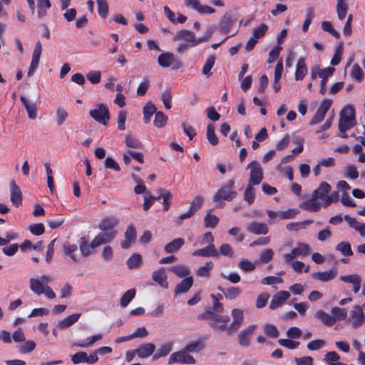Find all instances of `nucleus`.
<instances>
[{
  "label": "nucleus",
  "instance_id": "1",
  "mask_svg": "<svg viewBox=\"0 0 365 365\" xmlns=\"http://www.w3.org/2000/svg\"><path fill=\"white\" fill-rule=\"evenodd\" d=\"M355 109L351 105L346 106L340 112L339 120V130L341 133H346L355 125Z\"/></svg>",
  "mask_w": 365,
  "mask_h": 365
},
{
  "label": "nucleus",
  "instance_id": "2",
  "mask_svg": "<svg viewBox=\"0 0 365 365\" xmlns=\"http://www.w3.org/2000/svg\"><path fill=\"white\" fill-rule=\"evenodd\" d=\"M331 185L327 182H322L319 187L312 194L322 201V206L327 207L334 202L337 201L339 195L336 192L327 195L331 190Z\"/></svg>",
  "mask_w": 365,
  "mask_h": 365
},
{
  "label": "nucleus",
  "instance_id": "3",
  "mask_svg": "<svg viewBox=\"0 0 365 365\" xmlns=\"http://www.w3.org/2000/svg\"><path fill=\"white\" fill-rule=\"evenodd\" d=\"M235 181L233 180H228L217 190L213 195V200L215 202L232 201L237 196V192L235 190Z\"/></svg>",
  "mask_w": 365,
  "mask_h": 365
},
{
  "label": "nucleus",
  "instance_id": "4",
  "mask_svg": "<svg viewBox=\"0 0 365 365\" xmlns=\"http://www.w3.org/2000/svg\"><path fill=\"white\" fill-rule=\"evenodd\" d=\"M52 281V277L48 274H42L38 277H31L29 279V288L33 293L39 296L43 294V290Z\"/></svg>",
  "mask_w": 365,
  "mask_h": 365
},
{
  "label": "nucleus",
  "instance_id": "5",
  "mask_svg": "<svg viewBox=\"0 0 365 365\" xmlns=\"http://www.w3.org/2000/svg\"><path fill=\"white\" fill-rule=\"evenodd\" d=\"M210 37V33L207 36L200 38H196L195 34L189 30H182L179 31L175 36L174 40L176 41H185L189 44L191 47L195 46L201 43H203Z\"/></svg>",
  "mask_w": 365,
  "mask_h": 365
},
{
  "label": "nucleus",
  "instance_id": "6",
  "mask_svg": "<svg viewBox=\"0 0 365 365\" xmlns=\"http://www.w3.org/2000/svg\"><path fill=\"white\" fill-rule=\"evenodd\" d=\"M346 323L354 329H358L365 323V314L361 306L353 307L346 318Z\"/></svg>",
  "mask_w": 365,
  "mask_h": 365
},
{
  "label": "nucleus",
  "instance_id": "7",
  "mask_svg": "<svg viewBox=\"0 0 365 365\" xmlns=\"http://www.w3.org/2000/svg\"><path fill=\"white\" fill-rule=\"evenodd\" d=\"M247 168L250 170L248 184L252 185H259L263 180V170L260 163L253 160L247 165Z\"/></svg>",
  "mask_w": 365,
  "mask_h": 365
},
{
  "label": "nucleus",
  "instance_id": "8",
  "mask_svg": "<svg viewBox=\"0 0 365 365\" xmlns=\"http://www.w3.org/2000/svg\"><path fill=\"white\" fill-rule=\"evenodd\" d=\"M232 322L229 324V327H220V328L225 329L226 332L232 334L237 331L244 322L243 311L240 309H233L231 312Z\"/></svg>",
  "mask_w": 365,
  "mask_h": 365
},
{
  "label": "nucleus",
  "instance_id": "9",
  "mask_svg": "<svg viewBox=\"0 0 365 365\" xmlns=\"http://www.w3.org/2000/svg\"><path fill=\"white\" fill-rule=\"evenodd\" d=\"M89 114L95 120L106 125L110 118L108 108L104 104H98L91 110Z\"/></svg>",
  "mask_w": 365,
  "mask_h": 365
},
{
  "label": "nucleus",
  "instance_id": "10",
  "mask_svg": "<svg viewBox=\"0 0 365 365\" xmlns=\"http://www.w3.org/2000/svg\"><path fill=\"white\" fill-rule=\"evenodd\" d=\"M174 363L195 364V359L184 348L182 350L174 352L170 356L168 364H172Z\"/></svg>",
  "mask_w": 365,
  "mask_h": 365
},
{
  "label": "nucleus",
  "instance_id": "11",
  "mask_svg": "<svg viewBox=\"0 0 365 365\" xmlns=\"http://www.w3.org/2000/svg\"><path fill=\"white\" fill-rule=\"evenodd\" d=\"M267 213L271 220L270 223L274 222L281 220H288L294 218L295 216L299 213V211L296 209L289 208L284 211H273L267 210Z\"/></svg>",
  "mask_w": 365,
  "mask_h": 365
},
{
  "label": "nucleus",
  "instance_id": "12",
  "mask_svg": "<svg viewBox=\"0 0 365 365\" xmlns=\"http://www.w3.org/2000/svg\"><path fill=\"white\" fill-rule=\"evenodd\" d=\"M309 253V247L307 244L300 242L292 249L289 253L284 255V259L287 263H290L297 257H303Z\"/></svg>",
  "mask_w": 365,
  "mask_h": 365
},
{
  "label": "nucleus",
  "instance_id": "13",
  "mask_svg": "<svg viewBox=\"0 0 365 365\" xmlns=\"http://www.w3.org/2000/svg\"><path fill=\"white\" fill-rule=\"evenodd\" d=\"M332 104V101L330 99H324L321 103L319 107L318 108L316 114L312 118L309 122L310 125H315L321 123L327 113V112L330 108Z\"/></svg>",
  "mask_w": 365,
  "mask_h": 365
},
{
  "label": "nucleus",
  "instance_id": "14",
  "mask_svg": "<svg viewBox=\"0 0 365 365\" xmlns=\"http://www.w3.org/2000/svg\"><path fill=\"white\" fill-rule=\"evenodd\" d=\"M158 62L163 68L173 66V68L178 69L182 66V63L175 59L174 54L170 52L160 54L158 58Z\"/></svg>",
  "mask_w": 365,
  "mask_h": 365
},
{
  "label": "nucleus",
  "instance_id": "15",
  "mask_svg": "<svg viewBox=\"0 0 365 365\" xmlns=\"http://www.w3.org/2000/svg\"><path fill=\"white\" fill-rule=\"evenodd\" d=\"M339 279L346 284H349L352 286V291L354 294H357L361 287L362 278L356 273L351 274L341 275Z\"/></svg>",
  "mask_w": 365,
  "mask_h": 365
},
{
  "label": "nucleus",
  "instance_id": "16",
  "mask_svg": "<svg viewBox=\"0 0 365 365\" xmlns=\"http://www.w3.org/2000/svg\"><path fill=\"white\" fill-rule=\"evenodd\" d=\"M117 231H104L98 234L91 242V247H98L100 245L111 242L116 236Z\"/></svg>",
  "mask_w": 365,
  "mask_h": 365
},
{
  "label": "nucleus",
  "instance_id": "17",
  "mask_svg": "<svg viewBox=\"0 0 365 365\" xmlns=\"http://www.w3.org/2000/svg\"><path fill=\"white\" fill-rule=\"evenodd\" d=\"M10 200L14 206L19 207L22 204V192L20 187L17 185L14 180H11L9 183Z\"/></svg>",
  "mask_w": 365,
  "mask_h": 365
},
{
  "label": "nucleus",
  "instance_id": "18",
  "mask_svg": "<svg viewBox=\"0 0 365 365\" xmlns=\"http://www.w3.org/2000/svg\"><path fill=\"white\" fill-rule=\"evenodd\" d=\"M256 327L255 324H250L239 333L238 342L240 346L247 347L250 345L251 338Z\"/></svg>",
  "mask_w": 365,
  "mask_h": 365
},
{
  "label": "nucleus",
  "instance_id": "19",
  "mask_svg": "<svg viewBox=\"0 0 365 365\" xmlns=\"http://www.w3.org/2000/svg\"><path fill=\"white\" fill-rule=\"evenodd\" d=\"M247 230L255 235H266L269 232L268 226L264 222L253 221L247 225Z\"/></svg>",
  "mask_w": 365,
  "mask_h": 365
},
{
  "label": "nucleus",
  "instance_id": "20",
  "mask_svg": "<svg viewBox=\"0 0 365 365\" xmlns=\"http://www.w3.org/2000/svg\"><path fill=\"white\" fill-rule=\"evenodd\" d=\"M152 279L162 288L167 289L168 287L167 274L165 269L163 267L153 272Z\"/></svg>",
  "mask_w": 365,
  "mask_h": 365
},
{
  "label": "nucleus",
  "instance_id": "21",
  "mask_svg": "<svg viewBox=\"0 0 365 365\" xmlns=\"http://www.w3.org/2000/svg\"><path fill=\"white\" fill-rule=\"evenodd\" d=\"M322 205L319 202V199L312 194L311 197L308 200L302 202L299 205V207L307 211L314 212H317Z\"/></svg>",
  "mask_w": 365,
  "mask_h": 365
},
{
  "label": "nucleus",
  "instance_id": "22",
  "mask_svg": "<svg viewBox=\"0 0 365 365\" xmlns=\"http://www.w3.org/2000/svg\"><path fill=\"white\" fill-rule=\"evenodd\" d=\"M290 297V294L287 291H280L272 297L270 302L269 308L276 309L279 307Z\"/></svg>",
  "mask_w": 365,
  "mask_h": 365
},
{
  "label": "nucleus",
  "instance_id": "23",
  "mask_svg": "<svg viewBox=\"0 0 365 365\" xmlns=\"http://www.w3.org/2000/svg\"><path fill=\"white\" fill-rule=\"evenodd\" d=\"M337 272L334 269H329L323 272H315L312 273V277L313 279L320 282H327L332 280L336 277Z\"/></svg>",
  "mask_w": 365,
  "mask_h": 365
},
{
  "label": "nucleus",
  "instance_id": "24",
  "mask_svg": "<svg viewBox=\"0 0 365 365\" xmlns=\"http://www.w3.org/2000/svg\"><path fill=\"white\" fill-rule=\"evenodd\" d=\"M193 256L197 257H217L219 256V252L216 250L215 245H208L207 247H203L202 249L197 250L194 251L192 254Z\"/></svg>",
  "mask_w": 365,
  "mask_h": 365
},
{
  "label": "nucleus",
  "instance_id": "25",
  "mask_svg": "<svg viewBox=\"0 0 365 365\" xmlns=\"http://www.w3.org/2000/svg\"><path fill=\"white\" fill-rule=\"evenodd\" d=\"M118 224V220L113 216L106 217L101 220L98 228L102 231H112Z\"/></svg>",
  "mask_w": 365,
  "mask_h": 365
},
{
  "label": "nucleus",
  "instance_id": "26",
  "mask_svg": "<svg viewBox=\"0 0 365 365\" xmlns=\"http://www.w3.org/2000/svg\"><path fill=\"white\" fill-rule=\"evenodd\" d=\"M20 101L27 111L28 116L30 119L34 120L37 117V108L35 103L31 102L24 96H20Z\"/></svg>",
  "mask_w": 365,
  "mask_h": 365
},
{
  "label": "nucleus",
  "instance_id": "27",
  "mask_svg": "<svg viewBox=\"0 0 365 365\" xmlns=\"http://www.w3.org/2000/svg\"><path fill=\"white\" fill-rule=\"evenodd\" d=\"M155 349V346L152 343H147L140 345L136 349L137 356L145 359L151 356Z\"/></svg>",
  "mask_w": 365,
  "mask_h": 365
},
{
  "label": "nucleus",
  "instance_id": "28",
  "mask_svg": "<svg viewBox=\"0 0 365 365\" xmlns=\"http://www.w3.org/2000/svg\"><path fill=\"white\" fill-rule=\"evenodd\" d=\"M307 73V67L304 58L298 59L296 70L294 73V78L296 81H302Z\"/></svg>",
  "mask_w": 365,
  "mask_h": 365
},
{
  "label": "nucleus",
  "instance_id": "29",
  "mask_svg": "<svg viewBox=\"0 0 365 365\" xmlns=\"http://www.w3.org/2000/svg\"><path fill=\"white\" fill-rule=\"evenodd\" d=\"M344 219L351 227L359 232L361 237H365V223L360 222L356 218L351 217L349 215H345Z\"/></svg>",
  "mask_w": 365,
  "mask_h": 365
},
{
  "label": "nucleus",
  "instance_id": "30",
  "mask_svg": "<svg viewBox=\"0 0 365 365\" xmlns=\"http://www.w3.org/2000/svg\"><path fill=\"white\" fill-rule=\"evenodd\" d=\"M212 322L211 324L212 327L220 330L226 331L225 329L220 328V327H229V324L227 323L230 321V317L227 315H217L215 314L212 317Z\"/></svg>",
  "mask_w": 365,
  "mask_h": 365
},
{
  "label": "nucleus",
  "instance_id": "31",
  "mask_svg": "<svg viewBox=\"0 0 365 365\" xmlns=\"http://www.w3.org/2000/svg\"><path fill=\"white\" fill-rule=\"evenodd\" d=\"M335 69L333 67L329 66L327 68H323L320 72V78L321 80V88L320 93L322 94H324L326 92V86L327 83V78L332 76Z\"/></svg>",
  "mask_w": 365,
  "mask_h": 365
},
{
  "label": "nucleus",
  "instance_id": "32",
  "mask_svg": "<svg viewBox=\"0 0 365 365\" xmlns=\"http://www.w3.org/2000/svg\"><path fill=\"white\" fill-rule=\"evenodd\" d=\"M193 284V279L192 276H189L183 279L179 284H177L175 293L178 294L180 293H185L189 291Z\"/></svg>",
  "mask_w": 365,
  "mask_h": 365
},
{
  "label": "nucleus",
  "instance_id": "33",
  "mask_svg": "<svg viewBox=\"0 0 365 365\" xmlns=\"http://www.w3.org/2000/svg\"><path fill=\"white\" fill-rule=\"evenodd\" d=\"M80 317V313H75L71 314L67 317L60 320L58 322V327H59L60 329H65L69 327L70 326L76 323L79 319Z\"/></svg>",
  "mask_w": 365,
  "mask_h": 365
},
{
  "label": "nucleus",
  "instance_id": "34",
  "mask_svg": "<svg viewBox=\"0 0 365 365\" xmlns=\"http://www.w3.org/2000/svg\"><path fill=\"white\" fill-rule=\"evenodd\" d=\"M185 241L182 238H176L173 241L168 243L165 247L164 251L166 253H173L175 252L180 249V247L184 245Z\"/></svg>",
  "mask_w": 365,
  "mask_h": 365
},
{
  "label": "nucleus",
  "instance_id": "35",
  "mask_svg": "<svg viewBox=\"0 0 365 365\" xmlns=\"http://www.w3.org/2000/svg\"><path fill=\"white\" fill-rule=\"evenodd\" d=\"M173 349V343L168 342L162 344L153 355V360H157L161 357L166 356Z\"/></svg>",
  "mask_w": 365,
  "mask_h": 365
},
{
  "label": "nucleus",
  "instance_id": "36",
  "mask_svg": "<svg viewBox=\"0 0 365 365\" xmlns=\"http://www.w3.org/2000/svg\"><path fill=\"white\" fill-rule=\"evenodd\" d=\"M159 196L157 197V199H159L160 197L163 198V207L165 210H168L169 209V207L172 202L173 199V195L171 192L165 189H160L159 191Z\"/></svg>",
  "mask_w": 365,
  "mask_h": 365
},
{
  "label": "nucleus",
  "instance_id": "37",
  "mask_svg": "<svg viewBox=\"0 0 365 365\" xmlns=\"http://www.w3.org/2000/svg\"><path fill=\"white\" fill-rule=\"evenodd\" d=\"M336 11L338 19L340 21L344 20L348 11L346 0H336Z\"/></svg>",
  "mask_w": 365,
  "mask_h": 365
},
{
  "label": "nucleus",
  "instance_id": "38",
  "mask_svg": "<svg viewBox=\"0 0 365 365\" xmlns=\"http://www.w3.org/2000/svg\"><path fill=\"white\" fill-rule=\"evenodd\" d=\"M213 262H206L202 266L196 270V274L200 277L209 278L210 277L211 270L213 269Z\"/></svg>",
  "mask_w": 365,
  "mask_h": 365
},
{
  "label": "nucleus",
  "instance_id": "39",
  "mask_svg": "<svg viewBox=\"0 0 365 365\" xmlns=\"http://www.w3.org/2000/svg\"><path fill=\"white\" fill-rule=\"evenodd\" d=\"M170 271L175 273L178 277H187L190 276V269L184 264H179L170 267Z\"/></svg>",
  "mask_w": 365,
  "mask_h": 365
},
{
  "label": "nucleus",
  "instance_id": "40",
  "mask_svg": "<svg viewBox=\"0 0 365 365\" xmlns=\"http://www.w3.org/2000/svg\"><path fill=\"white\" fill-rule=\"evenodd\" d=\"M103 335L98 334L91 336L88 337L86 340L75 344V346L81 348H88L92 346L96 341L102 339Z\"/></svg>",
  "mask_w": 365,
  "mask_h": 365
},
{
  "label": "nucleus",
  "instance_id": "41",
  "mask_svg": "<svg viewBox=\"0 0 365 365\" xmlns=\"http://www.w3.org/2000/svg\"><path fill=\"white\" fill-rule=\"evenodd\" d=\"M156 113V107L150 102L147 103L143 108V120L145 123L150 121L152 115Z\"/></svg>",
  "mask_w": 365,
  "mask_h": 365
},
{
  "label": "nucleus",
  "instance_id": "42",
  "mask_svg": "<svg viewBox=\"0 0 365 365\" xmlns=\"http://www.w3.org/2000/svg\"><path fill=\"white\" fill-rule=\"evenodd\" d=\"M331 313L332 314L334 323L336 321L346 319L347 318V312L344 308H341L339 307H332L331 309Z\"/></svg>",
  "mask_w": 365,
  "mask_h": 365
},
{
  "label": "nucleus",
  "instance_id": "43",
  "mask_svg": "<svg viewBox=\"0 0 365 365\" xmlns=\"http://www.w3.org/2000/svg\"><path fill=\"white\" fill-rule=\"evenodd\" d=\"M350 76L358 83H361L364 79V73L357 63L353 65Z\"/></svg>",
  "mask_w": 365,
  "mask_h": 365
},
{
  "label": "nucleus",
  "instance_id": "44",
  "mask_svg": "<svg viewBox=\"0 0 365 365\" xmlns=\"http://www.w3.org/2000/svg\"><path fill=\"white\" fill-rule=\"evenodd\" d=\"M315 317L320 319L326 326H332L334 324L332 314L330 315L322 310H319L316 312Z\"/></svg>",
  "mask_w": 365,
  "mask_h": 365
},
{
  "label": "nucleus",
  "instance_id": "45",
  "mask_svg": "<svg viewBox=\"0 0 365 365\" xmlns=\"http://www.w3.org/2000/svg\"><path fill=\"white\" fill-rule=\"evenodd\" d=\"M63 250L65 255L69 256L73 262H77V257L75 252L77 250V245L70 244L68 242L64 243L63 245Z\"/></svg>",
  "mask_w": 365,
  "mask_h": 365
},
{
  "label": "nucleus",
  "instance_id": "46",
  "mask_svg": "<svg viewBox=\"0 0 365 365\" xmlns=\"http://www.w3.org/2000/svg\"><path fill=\"white\" fill-rule=\"evenodd\" d=\"M135 289H130L125 292L120 298V304L122 307H127L135 296Z\"/></svg>",
  "mask_w": 365,
  "mask_h": 365
},
{
  "label": "nucleus",
  "instance_id": "47",
  "mask_svg": "<svg viewBox=\"0 0 365 365\" xmlns=\"http://www.w3.org/2000/svg\"><path fill=\"white\" fill-rule=\"evenodd\" d=\"M312 222L313 221L312 220H307L302 222H290L287 225L286 227L289 231H297L304 229L307 225Z\"/></svg>",
  "mask_w": 365,
  "mask_h": 365
},
{
  "label": "nucleus",
  "instance_id": "48",
  "mask_svg": "<svg viewBox=\"0 0 365 365\" xmlns=\"http://www.w3.org/2000/svg\"><path fill=\"white\" fill-rule=\"evenodd\" d=\"M255 185L247 184L245 192H244V200L248 203V205H251L254 202L255 198V189L254 188Z\"/></svg>",
  "mask_w": 365,
  "mask_h": 365
},
{
  "label": "nucleus",
  "instance_id": "49",
  "mask_svg": "<svg viewBox=\"0 0 365 365\" xmlns=\"http://www.w3.org/2000/svg\"><path fill=\"white\" fill-rule=\"evenodd\" d=\"M206 136L212 145H216L218 143V138L215 133V126L212 123L207 125Z\"/></svg>",
  "mask_w": 365,
  "mask_h": 365
},
{
  "label": "nucleus",
  "instance_id": "50",
  "mask_svg": "<svg viewBox=\"0 0 365 365\" xmlns=\"http://www.w3.org/2000/svg\"><path fill=\"white\" fill-rule=\"evenodd\" d=\"M51 6L49 0H38L37 9L38 18H43L46 15V10Z\"/></svg>",
  "mask_w": 365,
  "mask_h": 365
},
{
  "label": "nucleus",
  "instance_id": "51",
  "mask_svg": "<svg viewBox=\"0 0 365 365\" xmlns=\"http://www.w3.org/2000/svg\"><path fill=\"white\" fill-rule=\"evenodd\" d=\"M225 297L230 299L233 300L237 298L242 293V289L240 287H231L227 288L224 292Z\"/></svg>",
  "mask_w": 365,
  "mask_h": 365
},
{
  "label": "nucleus",
  "instance_id": "52",
  "mask_svg": "<svg viewBox=\"0 0 365 365\" xmlns=\"http://www.w3.org/2000/svg\"><path fill=\"white\" fill-rule=\"evenodd\" d=\"M336 250L343 256H351L353 252L350 243L347 242H341L336 246Z\"/></svg>",
  "mask_w": 365,
  "mask_h": 365
},
{
  "label": "nucleus",
  "instance_id": "53",
  "mask_svg": "<svg viewBox=\"0 0 365 365\" xmlns=\"http://www.w3.org/2000/svg\"><path fill=\"white\" fill-rule=\"evenodd\" d=\"M168 120V116L165 115L163 112L159 111L155 113L153 123L157 128H161L165 126Z\"/></svg>",
  "mask_w": 365,
  "mask_h": 365
},
{
  "label": "nucleus",
  "instance_id": "54",
  "mask_svg": "<svg viewBox=\"0 0 365 365\" xmlns=\"http://www.w3.org/2000/svg\"><path fill=\"white\" fill-rule=\"evenodd\" d=\"M79 248L83 256L87 257L91 254V244L89 245L85 237L80 238L78 241Z\"/></svg>",
  "mask_w": 365,
  "mask_h": 365
},
{
  "label": "nucleus",
  "instance_id": "55",
  "mask_svg": "<svg viewBox=\"0 0 365 365\" xmlns=\"http://www.w3.org/2000/svg\"><path fill=\"white\" fill-rule=\"evenodd\" d=\"M193 9L202 14H212L215 13V10L210 6L202 5L197 1L195 5L192 6Z\"/></svg>",
  "mask_w": 365,
  "mask_h": 365
},
{
  "label": "nucleus",
  "instance_id": "56",
  "mask_svg": "<svg viewBox=\"0 0 365 365\" xmlns=\"http://www.w3.org/2000/svg\"><path fill=\"white\" fill-rule=\"evenodd\" d=\"M340 359L339 355L336 351H329L324 355V361L328 365H337Z\"/></svg>",
  "mask_w": 365,
  "mask_h": 365
},
{
  "label": "nucleus",
  "instance_id": "57",
  "mask_svg": "<svg viewBox=\"0 0 365 365\" xmlns=\"http://www.w3.org/2000/svg\"><path fill=\"white\" fill-rule=\"evenodd\" d=\"M278 343L280 346L285 347L288 349H296L299 346V342L292 340L289 339H280L278 340Z\"/></svg>",
  "mask_w": 365,
  "mask_h": 365
},
{
  "label": "nucleus",
  "instance_id": "58",
  "mask_svg": "<svg viewBox=\"0 0 365 365\" xmlns=\"http://www.w3.org/2000/svg\"><path fill=\"white\" fill-rule=\"evenodd\" d=\"M204 347V344L201 340H197L195 341H192L185 346V349L189 353H195L201 351Z\"/></svg>",
  "mask_w": 365,
  "mask_h": 365
},
{
  "label": "nucleus",
  "instance_id": "59",
  "mask_svg": "<svg viewBox=\"0 0 365 365\" xmlns=\"http://www.w3.org/2000/svg\"><path fill=\"white\" fill-rule=\"evenodd\" d=\"M274 252L271 249H265L261 252L259 257V262L266 264L271 261L273 258Z\"/></svg>",
  "mask_w": 365,
  "mask_h": 365
},
{
  "label": "nucleus",
  "instance_id": "60",
  "mask_svg": "<svg viewBox=\"0 0 365 365\" xmlns=\"http://www.w3.org/2000/svg\"><path fill=\"white\" fill-rule=\"evenodd\" d=\"M257 264V262H252L248 259H242L239 262L238 267L244 272H251L255 269Z\"/></svg>",
  "mask_w": 365,
  "mask_h": 365
},
{
  "label": "nucleus",
  "instance_id": "61",
  "mask_svg": "<svg viewBox=\"0 0 365 365\" xmlns=\"http://www.w3.org/2000/svg\"><path fill=\"white\" fill-rule=\"evenodd\" d=\"M98 14L106 19L108 12V5L106 0H96Z\"/></svg>",
  "mask_w": 365,
  "mask_h": 365
},
{
  "label": "nucleus",
  "instance_id": "62",
  "mask_svg": "<svg viewBox=\"0 0 365 365\" xmlns=\"http://www.w3.org/2000/svg\"><path fill=\"white\" fill-rule=\"evenodd\" d=\"M215 62V58L213 56H209L202 68V73L209 77L212 75L211 69Z\"/></svg>",
  "mask_w": 365,
  "mask_h": 365
},
{
  "label": "nucleus",
  "instance_id": "63",
  "mask_svg": "<svg viewBox=\"0 0 365 365\" xmlns=\"http://www.w3.org/2000/svg\"><path fill=\"white\" fill-rule=\"evenodd\" d=\"M125 143L127 147L130 148H139L141 147V143L131 134L126 135Z\"/></svg>",
  "mask_w": 365,
  "mask_h": 365
},
{
  "label": "nucleus",
  "instance_id": "64",
  "mask_svg": "<svg viewBox=\"0 0 365 365\" xmlns=\"http://www.w3.org/2000/svg\"><path fill=\"white\" fill-rule=\"evenodd\" d=\"M24 343L22 345H21L19 348V351L21 353H23V354L30 353V352L33 351L36 346V343L32 340H28V341L25 340V341H24Z\"/></svg>",
  "mask_w": 365,
  "mask_h": 365
}]
</instances>
